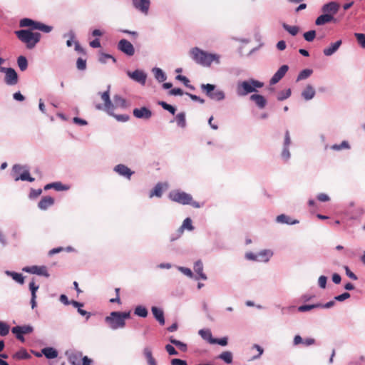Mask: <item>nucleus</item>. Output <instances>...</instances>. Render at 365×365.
Listing matches in <instances>:
<instances>
[{"instance_id":"41","label":"nucleus","mask_w":365,"mask_h":365,"mask_svg":"<svg viewBox=\"0 0 365 365\" xmlns=\"http://www.w3.org/2000/svg\"><path fill=\"white\" fill-rule=\"evenodd\" d=\"M198 334L203 339L207 341L210 344H212V339H214V338L212 337L210 329H200Z\"/></svg>"},{"instance_id":"30","label":"nucleus","mask_w":365,"mask_h":365,"mask_svg":"<svg viewBox=\"0 0 365 365\" xmlns=\"http://www.w3.org/2000/svg\"><path fill=\"white\" fill-rule=\"evenodd\" d=\"M185 230H187L189 231H192L194 230L192 220L190 217L185 218L181 226L178 228V236H181Z\"/></svg>"},{"instance_id":"33","label":"nucleus","mask_w":365,"mask_h":365,"mask_svg":"<svg viewBox=\"0 0 365 365\" xmlns=\"http://www.w3.org/2000/svg\"><path fill=\"white\" fill-rule=\"evenodd\" d=\"M4 273L20 284L24 283V277L21 274L9 270H6Z\"/></svg>"},{"instance_id":"22","label":"nucleus","mask_w":365,"mask_h":365,"mask_svg":"<svg viewBox=\"0 0 365 365\" xmlns=\"http://www.w3.org/2000/svg\"><path fill=\"white\" fill-rule=\"evenodd\" d=\"M143 354L146 359L148 365H158L157 361L153 356L152 348L150 346H145L143 349Z\"/></svg>"},{"instance_id":"50","label":"nucleus","mask_w":365,"mask_h":365,"mask_svg":"<svg viewBox=\"0 0 365 365\" xmlns=\"http://www.w3.org/2000/svg\"><path fill=\"white\" fill-rule=\"evenodd\" d=\"M331 148L334 150H341L342 149H349L350 145L348 141L343 140L340 144H334Z\"/></svg>"},{"instance_id":"28","label":"nucleus","mask_w":365,"mask_h":365,"mask_svg":"<svg viewBox=\"0 0 365 365\" xmlns=\"http://www.w3.org/2000/svg\"><path fill=\"white\" fill-rule=\"evenodd\" d=\"M276 222L277 223L280 224H287V225H296L298 224L299 222L297 220H293L289 216L281 214L276 217Z\"/></svg>"},{"instance_id":"60","label":"nucleus","mask_w":365,"mask_h":365,"mask_svg":"<svg viewBox=\"0 0 365 365\" xmlns=\"http://www.w3.org/2000/svg\"><path fill=\"white\" fill-rule=\"evenodd\" d=\"M42 193L41 189H31L29 195L30 199H35Z\"/></svg>"},{"instance_id":"18","label":"nucleus","mask_w":365,"mask_h":365,"mask_svg":"<svg viewBox=\"0 0 365 365\" xmlns=\"http://www.w3.org/2000/svg\"><path fill=\"white\" fill-rule=\"evenodd\" d=\"M339 9V4L336 1H330L323 5L322 11L324 14H329L334 17Z\"/></svg>"},{"instance_id":"45","label":"nucleus","mask_w":365,"mask_h":365,"mask_svg":"<svg viewBox=\"0 0 365 365\" xmlns=\"http://www.w3.org/2000/svg\"><path fill=\"white\" fill-rule=\"evenodd\" d=\"M319 308V305L318 303L313 304H304L298 307L297 310L299 312H309L313 309Z\"/></svg>"},{"instance_id":"37","label":"nucleus","mask_w":365,"mask_h":365,"mask_svg":"<svg viewBox=\"0 0 365 365\" xmlns=\"http://www.w3.org/2000/svg\"><path fill=\"white\" fill-rule=\"evenodd\" d=\"M34 328L31 325H24V326H16L11 329V331H19L23 333L24 334H30L33 331Z\"/></svg>"},{"instance_id":"47","label":"nucleus","mask_w":365,"mask_h":365,"mask_svg":"<svg viewBox=\"0 0 365 365\" xmlns=\"http://www.w3.org/2000/svg\"><path fill=\"white\" fill-rule=\"evenodd\" d=\"M30 357V355L28 354L26 350L21 349L17 352H16L13 355V358L15 359L21 360V359H26Z\"/></svg>"},{"instance_id":"49","label":"nucleus","mask_w":365,"mask_h":365,"mask_svg":"<svg viewBox=\"0 0 365 365\" xmlns=\"http://www.w3.org/2000/svg\"><path fill=\"white\" fill-rule=\"evenodd\" d=\"M169 341H170L171 344L178 347L181 351H186L187 345L185 343L174 339L173 336L170 337Z\"/></svg>"},{"instance_id":"56","label":"nucleus","mask_w":365,"mask_h":365,"mask_svg":"<svg viewBox=\"0 0 365 365\" xmlns=\"http://www.w3.org/2000/svg\"><path fill=\"white\" fill-rule=\"evenodd\" d=\"M227 343L228 338L227 336L220 339L214 338V339H212V344H219L220 346H225L227 345Z\"/></svg>"},{"instance_id":"42","label":"nucleus","mask_w":365,"mask_h":365,"mask_svg":"<svg viewBox=\"0 0 365 365\" xmlns=\"http://www.w3.org/2000/svg\"><path fill=\"white\" fill-rule=\"evenodd\" d=\"M178 126L184 128L186 127L185 113L184 112L179 113L175 118Z\"/></svg>"},{"instance_id":"29","label":"nucleus","mask_w":365,"mask_h":365,"mask_svg":"<svg viewBox=\"0 0 365 365\" xmlns=\"http://www.w3.org/2000/svg\"><path fill=\"white\" fill-rule=\"evenodd\" d=\"M273 255V252L271 250H262L257 252V262H267Z\"/></svg>"},{"instance_id":"57","label":"nucleus","mask_w":365,"mask_h":365,"mask_svg":"<svg viewBox=\"0 0 365 365\" xmlns=\"http://www.w3.org/2000/svg\"><path fill=\"white\" fill-rule=\"evenodd\" d=\"M76 67L80 71H84L86 68V61L82 58H78L76 61Z\"/></svg>"},{"instance_id":"20","label":"nucleus","mask_w":365,"mask_h":365,"mask_svg":"<svg viewBox=\"0 0 365 365\" xmlns=\"http://www.w3.org/2000/svg\"><path fill=\"white\" fill-rule=\"evenodd\" d=\"M315 94L316 91L314 86L311 84H307L302 90L301 96L304 101H309L314 98Z\"/></svg>"},{"instance_id":"12","label":"nucleus","mask_w":365,"mask_h":365,"mask_svg":"<svg viewBox=\"0 0 365 365\" xmlns=\"http://www.w3.org/2000/svg\"><path fill=\"white\" fill-rule=\"evenodd\" d=\"M128 76L133 81L144 86L147 79V73L142 70L136 69L134 71H127Z\"/></svg>"},{"instance_id":"14","label":"nucleus","mask_w":365,"mask_h":365,"mask_svg":"<svg viewBox=\"0 0 365 365\" xmlns=\"http://www.w3.org/2000/svg\"><path fill=\"white\" fill-rule=\"evenodd\" d=\"M133 6L143 15H148L150 6V0H131Z\"/></svg>"},{"instance_id":"21","label":"nucleus","mask_w":365,"mask_h":365,"mask_svg":"<svg viewBox=\"0 0 365 365\" xmlns=\"http://www.w3.org/2000/svg\"><path fill=\"white\" fill-rule=\"evenodd\" d=\"M250 100L254 102L259 109L264 108L267 105L266 98L260 94H252L250 96Z\"/></svg>"},{"instance_id":"55","label":"nucleus","mask_w":365,"mask_h":365,"mask_svg":"<svg viewBox=\"0 0 365 365\" xmlns=\"http://www.w3.org/2000/svg\"><path fill=\"white\" fill-rule=\"evenodd\" d=\"M176 79L182 81L184 83V85L186 87H187L188 88H190L191 90H194L195 89L194 86H192V85L189 84L190 81H189V79L186 76H182V75H178L176 76Z\"/></svg>"},{"instance_id":"40","label":"nucleus","mask_w":365,"mask_h":365,"mask_svg":"<svg viewBox=\"0 0 365 365\" xmlns=\"http://www.w3.org/2000/svg\"><path fill=\"white\" fill-rule=\"evenodd\" d=\"M313 73V71L309 68H306L299 72L297 77V82L308 78Z\"/></svg>"},{"instance_id":"48","label":"nucleus","mask_w":365,"mask_h":365,"mask_svg":"<svg viewBox=\"0 0 365 365\" xmlns=\"http://www.w3.org/2000/svg\"><path fill=\"white\" fill-rule=\"evenodd\" d=\"M26 168V166L21 165L19 164H15L12 167V175L15 178L16 176H19L21 173Z\"/></svg>"},{"instance_id":"27","label":"nucleus","mask_w":365,"mask_h":365,"mask_svg":"<svg viewBox=\"0 0 365 365\" xmlns=\"http://www.w3.org/2000/svg\"><path fill=\"white\" fill-rule=\"evenodd\" d=\"M194 271L198 274V277H195V279H207V276L205 274L203 273V264L201 260H197L195 262L194 267H193Z\"/></svg>"},{"instance_id":"58","label":"nucleus","mask_w":365,"mask_h":365,"mask_svg":"<svg viewBox=\"0 0 365 365\" xmlns=\"http://www.w3.org/2000/svg\"><path fill=\"white\" fill-rule=\"evenodd\" d=\"M177 269L180 272H181L183 274L186 275L187 277H188L190 278H192L193 277L192 272L189 268L178 266V267H177Z\"/></svg>"},{"instance_id":"34","label":"nucleus","mask_w":365,"mask_h":365,"mask_svg":"<svg viewBox=\"0 0 365 365\" xmlns=\"http://www.w3.org/2000/svg\"><path fill=\"white\" fill-rule=\"evenodd\" d=\"M41 352L48 359H53L58 356V351L53 347L43 348Z\"/></svg>"},{"instance_id":"23","label":"nucleus","mask_w":365,"mask_h":365,"mask_svg":"<svg viewBox=\"0 0 365 365\" xmlns=\"http://www.w3.org/2000/svg\"><path fill=\"white\" fill-rule=\"evenodd\" d=\"M29 290L31 292V306L34 309L36 307V292L38 291L39 286L36 284L34 281L29 283Z\"/></svg>"},{"instance_id":"17","label":"nucleus","mask_w":365,"mask_h":365,"mask_svg":"<svg viewBox=\"0 0 365 365\" xmlns=\"http://www.w3.org/2000/svg\"><path fill=\"white\" fill-rule=\"evenodd\" d=\"M288 70L289 66L287 65L282 66L271 78L269 83L271 85L277 83L285 76Z\"/></svg>"},{"instance_id":"9","label":"nucleus","mask_w":365,"mask_h":365,"mask_svg":"<svg viewBox=\"0 0 365 365\" xmlns=\"http://www.w3.org/2000/svg\"><path fill=\"white\" fill-rule=\"evenodd\" d=\"M292 140L289 130H286L284 133V141L280 152V158L284 163H287L291 158L290 147Z\"/></svg>"},{"instance_id":"51","label":"nucleus","mask_w":365,"mask_h":365,"mask_svg":"<svg viewBox=\"0 0 365 365\" xmlns=\"http://www.w3.org/2000/svg\"><path fill=\"white\" fill-rule=\"evenodd\" d=\"M158 105H160L164 110L170 112L171 114L174 115L175 113L176 108L174 106L167 103L166 102L159 101Z\"/></svg>"},{"instance_id":"5","label":"nucleus","mask_w":365,"mask_h":365,"mask_svg":"<svg viewBox=\"0 0 365 365\" xmlns=\"http://www.w3.org/2000/svg\"><path fill=\"white\" fill-rule=\"evenodd\" d=\"M200 88L202 91L205 93L206 96L211 100L222 101L225 98V92L220 89H215L216 86L214 84H202Z\"/></svg>"},{"instance_id":"46","label":"nucleus","mask_w":365,"mask_h":365,"mask_svg":"<svg viewBox=\"0 0 365 365\" xmlns=\"http://www.w3.org/2000/svg\"><path fill=\"white\" fill-rule=\"evenodd\" d=\"M291 94H292L291 89L287 88L285 91H282L280 92H279L277 94V98L278 101H284V100L287 99L288 98H289Z\"/></svg>"},{"instance_id":"54","label":"nucleus","mask_w":365,"mask_h":365,"mask_svg":"<svg viewBox=\"0 0 365 365\" xmlns=\"http://www.w3.org/2000/svg\"><path fill=\"white\" fill-rule=\"evenodd\" d=\"M9 332V326L4 322L0 321V335L2 336H6Z\"/></svg>"},{"instance_id":"32","label":"nucleus","mask_w":365,"mask_h":365,"mask_svg":"<svg viewBox=\"0 0 365 365\" xmlns=\"http://www.w3.org/2000/svg\"><path fill=\"white\" fill-rule=\"evenodd\" d=\"M334 19V17L329 14H323L317 18L315 20V24L317 26H322L327 23L331 22Z\"/></svg>"},{"instance_id":"39","label":"nucleus","mask_w":365,"mask_h":365,"mask_svg":"<svg viewBox=\"0 0 365 365\" xmlns=\"http://www.w3.org/2000/svg\"><path fill=\"white\" fill-rule=\"evenodd\" d=\"M282 27L285 31H287L289 34H291L293 36H296L299 31V28L298 26H290L286 23L282 24Z\"/></svg>"},{"instance_id":"7","label":"nucleus","mask_w":365,"mask_h":365,"mask_svg":"<svg viewBox=\"0 0 365 365\" xmlns=\"http://www.w3.org/2000/svg\"><path fill=\"white\" fill-rule=\"evenodd\" d=\"M120 314V312L115 311L110 312L108 316L105 317V322L110 329L116 330L125 327V322H123Z\"/></svg>"},{"instance_id":"52","label":"nucleus","mask_w":365,"mask_h":365,"mask_svg":"<svg viewBox=\"0 0 365 365\" xmlns=\"http://www.w3.org/2000/svg\"><path fill=\"white\" fill-rule=\"evenodd\" d=\"M354 36L361 47L365 48V34L361 33H355Z\"/></svg>"},{"instance_id":"11","label":"nucleus","mask_w":365,"mask_h":365,"mask_svg":"<svg viewBox=\"0 0 365 365\" xmlns=\"http://www.w3.org/2000/svg\"><path fill=\"white\" fill-rule=\"evenodd\" d=\"M22 270L25 272L36 274L38 276H43L45 277H49L50 274L48 272V269L46 266H27L24 267Z\"/></svg>"},{"instance_id":"31","label":"nucleus","mask_w":365,"mask_h":365,"mask_svg":"<svg viewBox=\"0 0 365 365\" xmlns=\"http://www.w3.org/2000/svg\"><path fill=\"white\" fill-rule=\"evenodd\" d=\"M152 73L155 78L159 83L164 82L167 79V76L165 72L160 68L155 67L152 69Z\"/></svg>"},{"instance_id":"53","label":"nucleus","mask_w":365,"mask_h":365,"mask_svg":"<svg viewBox=\"0 0 365 365\" xmlns=\"http://www.w3.org/2000/svg\"><path fill=\"white\" fill-rule=\"evenodd\" d=\"M303 36L307 41L312 42L316 37V31L314 30H310L304 33Z\"/></svg>"},{"instance_id":"1","label":"nucleus","mask_w":365,"mask_h":365,"mask_svg":"<svg viewBox=\"0 0 365 365\" xmlns=\"http://www.w3.org/2000/svg\"><path fill=\"white\" fill-rule=\"evenodd\" d=\"M190 56L196 63L204 67H210L213 63L217 65L221 63L220 54L209 53L198 47L191 48Z\"/></svg>"},{"instance_id":"6","label":"nucleus","mask_w":365,"mask_h":365,"mask_svg":"<svg viewBox=\"0 0 365 365\" xmlns=\"http://www.w3.org/2000/svg\"><path fill=\"white\" fill-rule=\"evenodd\" d=\"M19 26L21 27H31L33 30H39L47 34L50 33L53 30L52 26L46 25L40 21H36L29 18H24L21 19Z\"/></svg>"},{"instance_id":"19","label":"nucleus","mask_w":365,"mask_h":365,"mask_svg":"<svg viewBox=\"0 0 365 365\" xmlns=\"http://www.w3.org/2000/svg\"><path fill=\"white\" fill-rule=\"evenodd\" d=\"M168 187V185L167 183L158 182L157 183L153 189L149 193V197L152 198L153 197H161L163 193V191Z\"/></svg>"},{"instance_id":"2","label":"nucleus","mask_w":365,"mask_h":365,"mask_svg":"<svg viewBox=\"0 0 365 365\" xmlns=\"http://www.w3.org/2000/svg\"><path fill=\"white\" fill-rule=\"evenodd\" d=\"M264 83L255 78H249L245 81H240L236 85V93L239 97H244L248 94L258 91L262 88Z\"/></svg>"},{"instance_id":"24","label":"nucleus","mask_w":365,"mask_h":365,"mask_svg":"<svg viewBox=\"0 0 365 365\" xmlns=\"http://www.w3.org/2000/svg\"><path fill=\"white\" fill-rule=\"evenodd\" d=\"M342 43L341 40L336 41L334 43H331L330 46L324 49L323 53L326 56H331L334 53H335L337 50L339 48Z\"/></svg>"},{"instance_id":"3","label":"nucleus","mask_w":365,"mask_h":365,"mask_svg":"<svg viewBox=\"0 0 365 365\" xmlns=\"http://www.w3.org/2000/svg\"><path fill=\"white\" fill-rule=\"evenodd\" d=\"M168 198L173 202L182 205H189L195 208H200L203 205V204L195 201L190 194L180 190H171L168 194Z\"/></svg>"},{"instance_id":"10","label":"nucleus","mask_w":365,"mask_h":365,"mask_svg":"<svg viewBox=\"0 0 365 365\" xmlns=\"http://www.w3.org/2000/svg\"><path fill=\"white\" fill-rule=\"evenodd\" d=\"M1 73L5 74L4 83L7 86H13L18 83L19 76L16 71L12 68H6Z\"/></svg>"},{"instance_id":"36","label":"nucleus","mask_w":365,"mask_h":365,"mask_svg":"<svg viewBox=\"0 0 365 365\" xmlns=\"http://www.w3.org/2000/svg\"><path fill=\"white\" fill-rule=\"evenodd\" d=\"M217 359H221L226 364H230L233 361V354L230 351H225L222 352L220 355H218Z\"/></svg>"},{"instance_id":"44","label":"nucleus","mask_w":365,"mask_h":365,"mask_svg":"<svg viewBox=\"0 0 365 365\" xmlns=\"http://www.w3.org/2000/svg\"><path fill=\"white\" fill-rule=\"evenodd\" d=\"M113 101H114V103H113L114 107L115 106L120 107V108H126L127 107L125 99H124L119 95L114 96Z\"/></svg>"},{"instance_id":"25","label":"nucleus","mask_w":365,"mask_h":365,"mask_svg":"<svg viewBox=\"0 0 365 365\" xmlns=\"http://www.w3.org/2000/svg\"><path fill=\"white\" fill-rule=\"evenodd\" d=\"M54 204V199L50 196L43 197L38 203V207L41 210H46Z\"/></svg>"},{"instance_id":"35","label":"nucleus","mask_w":365,"mask_h":365,"mask_svg":"<svg viewBox=\"0 0 365 365\" xmlns=\"http://www.w3.org/2000/svg\"><path fill=\"white\" fill-rule=\"evenodd\" d=\"M34 180L35 179L34 178L31 177L29 171L27 168L21 173V175H19V176L15 177V181L22 180L34 182Z\"/></svg>"},{"instance_id":"13","label":"nucleus","mask_w":365,"mask_h":365,"mask_svg":"<svg viewBox=\"0 0 365 365\" xmlns=\"http://www.w3.org/2000/svg\"><path fill=\"white\" fill-rule=\"evenodd\" d=\"M118 49L128 56H132L135 53L133 45L126 39H121L118 43Z\"/></svg>"},{"instance_id":"8","label":"nucleus","mask_w":365,"mask_h":365,"mask_svg":"<svg viewBox=\"0 0 365 365\" xmlns=\"http://www.w3.org/2000/svg\"><path fill=\"white\" fill-rule=\"evenodd\" d=\"M101 100L103 101V105L102 104H96V108L97 110H103L108 114L113 115V111L114 110V104L112 103L110 98V86H108L107 91L104 92H99L98 93Z\"/></svg>"},{"instance_id":"61","label":"nucleus","mask_w":365,"mask_h":365,"mask_svg":"<svg viewBox=\"0 0 365 365\" xmlns=\"http://www.w3.org/2000/svg\"><path fill=\"white\" fill-rule=\"evenodd\" d=\"M111 58L113 62H115V58L110 54L102 53L99 57V61L102 63H106L107 59Z\"/></svg>"},{"instance_id":"4","label":"nucleus","mask_w":365,"mask_h":365,"mask_svg":"<svg viewBox=\"0 0 365 365\" xmlns=\"http://www.w3.org/2000/svg\"><path fill=\"white\" fill-rule=\"evenodd\" d=\"M18 38L26 44L28 49L34 48L40 41L41 34L38 32H32L29 29H22L15 31Z\"/></svg>"},{"instance_id":"38","label":"nucleus","mask_w":365,"mask_h":365,"mask_svg":"<svg viewBox=\"0 0 365 365\" xmlns=\"http://www.w3.org/2000/svg\"><path fill=\"white\" fill-rule=\"evenodd\" d=\"M134 314L140 317L145 318L148 314V311L145 307L138 305L134 309Z\"/></svg>"},{"instance_id":"15","label":"nucleus","mask_w":365,"mask_h":365,"mask_svg":"<svg viewBox=\"0 0 365 365\" xmlns=\"http://www.w3.org/2000/svg\"><path fill=\"white\" fill-rule=\"evenodd\" d=\"M133 114L135 118L145 120H149L153 115L152 111L145 106L133 109Z\"/></svg>"},{"instance_id":"43","label":"nucleus","mask_w":365,"mask_h":365,"mask_svg":"<svg viewBox=\"0 0 365 365\" xmlns=\"http://www.w3.org/2000/svg\"><path fill=\"white\" fill-rule=\"evenodd\" d=\"M17 64L19 68V69L21 71H24L28 68V61L26 58L24 56H20L17 58Z\"/></svg>"},{"instance_id":"16","label":"nucleus","mask_w":365,"mask_h":365,"mask_svg":"<svg viewBox=\"0 0 365 365\" xmlns=\"http://www.w3.org/2000/svg\"><path fill=\"white\" fill-rule=\"evenodd\" d=\"M113 171L117 173L119 175L123 176L128 180L134 173L128 166L124 164H118L113 168Z\"/></svg>"},{"instance_id":"62","label":"nucleus","mask_w":365,"mask_h":365,"mask_svg":"<svg viewBox=\"0 0 365 365\" xmlns=\"http://www.w3.org/2000/svg\"><path fill=\"white\" fill-rule=\"evenodd\" d=\"M351 297L350 294L349 292H344L339 295H337L334 297V300H336L338 302H343L347 299H349Z\"/></svg>"},{"instance_id":"26","label":"nucleus","mask_w":365,"mask_h":365,"mask_svg":"<svg viewBox=\"0 0 365 365\" xmlns=\"http://www.w3.org/2000/svg\"><path fill=\"white\" fill-rule=\"evenodd\" d=\"M151 312L153 314V317L159 322V324L160 325H164L165 321L163 309L157 307H152Z\"/></svg>"},{"instance_id":"64","label":"nucleus","mask_w":365,"mask_h":365,"mask_svg":"<svg viewBox=\"0 0 365 365\" xmlns=\"http://www.w3.org/2000/svg\"><path fill=\"white\" fill-rule=\"evenodd\" d=\"M171 365H187V361L180 359H173L170 361Z\"/></svg>"},{"instance_id":"59","label":"nucleus","mask_w":365,"mask_h":365,"mask_svg":"<svg viewBox=\"0 0 365 365\" xmlns=\"http://www.w3.org/2000/svg\"><path fill=\"white\" fill-rule=\"evenodd\" d=\"M53 185H54L53 189L57 191H64V190H68L69 189V186L63 185L60 182H53Z\"/></svg>"},{"instance_id":"63","label":"nucleus","mask_w":365,"mask_h":365,"mask_svg":"<svg viewBox=\"0 0 365 365\" xmlns=\"http://www.w3.org/2000/svg\"><path fill=\"white\" fill-rule=\"evenodd\" d=\"M327 277L322 275L318 279V284L322 289H325L327 286Z\"/></svg>"}]
</instances>
